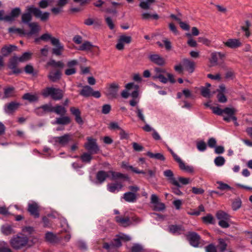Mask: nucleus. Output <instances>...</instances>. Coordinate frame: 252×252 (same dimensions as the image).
<instances>
[{
    "label": "nucleus",
    "mask_w": 252,
    "mask_h": 252,
    "mask_svg": "<svg viewBox=\"0 0 252 252\" xmlns=\"http://www.w3.org/2000/svg\"><path fill=\"white\" fill-rule=\"evenodd\" d=\"M139 86L134 83H129L126 85V89L124 90L121 95L124 98H127L129 95L132 98L137 97L139 95Z\"/></svg>",
    "instance_id": "nucleus-1"
},
{
    "label": "nucleus",
    "mask_w": 252,
    "mask_h": 252,
    "mask_svg": "<svg viewBox=\"0 0 252 252\" xmlns=\"http://www.w3.org/2000/svg\"><path fill=\"white\" fill-rule=\"evenodd\" d=\"M42 94L45 97L51 96L54 100H60L63 97V92L60 89L48 87L42 91Z\"/></svg>",
    "instance_id": "nucleus-2"
},
{
    "label": "nucleus",
    "mask_w": 252,
    "mask_h": 252,
    "mask_svg": "<svg viewBox=\"0 0 252 252\" xmlns=\"http://www.w3.org/2000/svg\"><path fill=\"white\" fill-rule=\"evenodd\" d=\"M72 139V136L69 134H66L60 137H54L51 139L50 142L57 146L63 147Z\"/></svg>",
    "instance_id": "nucleus-3"
},
{
    "label": "nucleus",
    "mask_w": 252,
    "mask_h": 252,
    "mask_svg": "<svg viewBox=\"0 0 252 252\" xmlns=\"http://www.w3.org/2000/svg\"><path fill=\"white\" fill-rule=\"evenodd\" d=\"M27 10L32 12L34 16L40 19L41 21L45 22L48 20L50 14L49 12H42L39 9L34 7L33 6H27L26 8Z\"/></svg>",
    "instance_id": "nucleus-4"
},
{
    "label": "nucleus",
    "mask_w": 252,
    "mask_h": 252,
    "mask_svg": "<svg viewBox=\"0 0 252 252\" xmlns=\"http://www.w3.org/2000/svg\"><path fill=\"white\" fill-rule=\"evenodd\" d=\"M28 242V238L21 235L13 237L10 241L11 246L15 249H19L25 246Z\"/></svg>",
    "instance_id": "nucleus-5"
},
{
    "label": "nucleus",
    "mask_w": 252,
    "mask_h": 252,
    "mask_svg": "<svg viewBox=\"0 0 252 252\" xmlns=\"http://www.w3.org/2000/svg\"><path fill=\"white\" fill-rule=\"evenodd\" d=\"M120 86L117 83H113L109 85L106 93L109 98H116L118 95Z\"/></svg>",
    "instance_id": "nucleus-6"
},
{
    "label": "nucleus",
    "mask_w": 252,
    "mask_h": 252,
    "mask_svg": "<svg viewBox=\"0 0 252 252\" xmlns=\"http://www.w3.org/2000/svg\"><path fill=\"white\" fill-rule=\"evenodd\" d=\"M131 41V37L130 36L126 35H122L120 36L118 40L117 44L116 45V48L118 50H122L124 48L125 44H129Z\"/></svg>",
    "instance_id": "nucleus-7"
},
{
    "label": "nucleus",
    "mask_w": 252,
    "mask_h": 252,
    "mask_svg": "<svg viewBox=\"0 0 252 252\" xmlns=\"http://www.w3.org/2000/svg\"><path fill=\"white\" fill-rule=\"evenodd\" d=\"M51 43L53 45L56 46V47L52 50L53 53L57 56L61 55L64 48L63 46L60 42L59 40L57 38H52Z\"/></svg>",
    "instance_id": "nucleus-8"
},
{
    "label": "nucleus",
    "mask_w": 252,
    "mask_h": 252,
    "mask_svg": "<svg viewBox=\"0 0 252 252\" xmlns=\"http://www.w3.org/2000/svg\"><path fill=\"white\" fill-rule=\"evenodd\" d=\"M85 147L91 154H96L99 151L95 140L94 139L89 138L87 143L85 144Z\"/></svg>",
    "instance_id": "nucleus-9"
},
{
    "label": "nucleus",
    "mask_w": 252,
    "mask_h": 252,
    "mask_svg": "<svg viewBox=\"0 0 252 252\" xmlns=\"http://www.w3.org/2000/svg\"><path fill=\"white\" fill-rule=\"evenodd\" d=\"M164 176L167 178V180L172 185L177 187H181V186L179 182L174 178V174L171 170H166L163 171Z\"/></svg>",
    "instance_id": "nucleus-10"
},
{
    "label": "nucleus",
    "mask_w": 252,
    "mask_h": 252,
    "mask_svg": "<svg viewBox=\"0 0 252 252\" xmlns=\"http://www.w3.org/2000/svg\"><path fill=\"white\" fill-rule=\"evenodd\" d=\"M155 71L156 74L153 76L154 79H158L163 83L167 82V78L163 75V74L166 73L165 70L160 68H156Z\"/></svg>",
    "instance_id": "nucleus-11"
},
{
    "label": "nucleus",
    "mask_w": 252,
    "mask_h": 252,
    "mask_svg": "<svg viewBox=\"0 0 252 252\" xmlns=\"http://www.w3.org/2000/svg\"><path fill=\"white\" fill-rule=\"evenodd\" d=\"M187 237L191 245L194 247L198 246L200 238L196 233L193 232H189Z\"/></svg>",
    "instance_id": "nucleus-12"
},
{
    "label": "nucleus",
    "mask_w": 252,
    "mask_h": 252,
    "mask_svg": "<svg viewBox=\"0 0 252 252\" xmlns=\"http://www.w3.org/2000/svg\"><path fill=\"white\" fill-rule=\"evenodd\" d=\"M217 91L218 92L217 98L219 101L221 103H224L226 102L227 98L224 94V93L227 92L225 86L223 84L220 85L219 89L217 90Z\"/></svg>",
    "instance_id": "nucleus-13"
},
{
    "label": "nucleus",
    "mask_w": 252,
    "mask_h": 252,
    "mask_svg": "<svg viewBox=\"0 0 252 252\" xmlns=\"http://www.w3.org/2000/svg\"><path fill=\"white\" fill-rule=\"evenodd\" d=\"M149 58L151 62L158 65H163L165 63V60L159 54H151L149 56Z\"/></svg>",
    "instance_id": "nucleus-14"
},
{
    "label": "nucleus",
    "mask_w": 252,
    "mask_h": 252,
    "mask_svg": "<svg viewBox=\"0 0 252 252\" xmlns=\"http://www.w3.org/2000/svg\"><path fill=\"white\" fill-rule=\"evenodd\" d=\"M38 205L35 202H30L28 203V211L31 215L33 216L35 218L39 217L38 213Z\"/></svg>",
    "instance_id": "nucleus-15"
},
{
    "label": "nucleus",
    "mask_w": 252,
    "mask_h": 252,
    "mask_svg": "<svg viewBox=\"0 0 252 252\" xmlns=\"http://www.w3.org/2000/svg\"><path fill=\"white\" fill-rule=\"evenodd\" d=\"M28 25L31 31L29 32H25V35L28 37L37 33L40 31V28L39 25L35 22L30 23Z\"/></svg>",
    "instance_id": "nucleus-16"
},
{
    "label": "nucleus",
    "mask_w": 252,
    "mask_h": 252,
    "mask_svg": "<svg viewBox=\"0 0 252 252\" xmlns=\"http://www.w3.org/2000/svg\"><path fill=\"white\" fill-rule=\"evenodd\" d=\"M123 185L121 182L111 183L107 185V189L111 192H118L122 189Z\"/></svg>",
    "instance_id": "nucleus-17"
},
{
    "label": "nucleus",
    "mask_w": 252,
    "mask_h": 252,
    "mask_svg": "<svg viewBox=\"0 0 252 252\" xmlns=\"http://www.w3.org/2000/svg\"><path fill=\"white\" fill-rule=\"evenodd\" d=\"M18 62L19 61L18 57H14L9 62L8 67L12 70L13 73H19L21 72L20 69L16 67Z\"/></svg>",
    "instance_id": "nucleus-18"
},
{
    "label": "nucleus",
    "mask_w": 252,
    "mask_h": 252,
    "mask_svg": "<svg viewBox=\"0 0 252 252\" xmlns=\"http://www.w3.org/2000/svg\"><path fill=\"white\" fill-rule=\"evenodd\" d=\"M61 72L60 70H51L50 71L48 77L52 82H57L61 77Z\"/></svg>",
    "instance_id": "nucleus-19"
},
{
    "label": "nucleus",
    "mask_w": 252,
    "mask_h": 252,
    "mask_svg": "<svg viewBox=\"0 0 252 252\" xmlns=\"http://www.w3.org/2000/svg\"><path fill=\"white\" fill-rule=\"evenodd\" d=\"M183 66L189 73H192L194 71L195 64L194 62L187 59H184L182 61Z\"/></svg>",
    "instance_id": "nucleus-20"
},
{
    "label": "nucleus",
    "mask_w": 252,
    "mask_h": 252,
    "mask_svg": "<svg viewBox=\"0 0 252 252\" xmlns=\"http://www.w3.org/2000/svg\"><path fill=\"white\" fill-rule=\"evenodd\" d=\"M21 12V10L19 8L13 9L10 14L8 15H6V22H11L13 21L16 17H17Z\"/></svg>",
    "instance_id": "nucleus-21"
},
{
    "label": "nucleus",
    "mask_w": 252,
    "mask_h": 252,
    "mask_svg": "<svg viewBox=\"0 0 252 252\" xmlns=\"http://www.w3.org/2000/svg\"><path fill=\"white\" fill-rule=\"evenodd\" d=\"M236 112V109L233 108L226 107L223 109V113L227 115V116H223V120L226 122L230 121V117L234 115Z\"/></svg>",
    "instance_id": "nucleus-22"
},
{
    "label": "nucleus",
    "mask_w": 252,
    "mask_h": 252,
    "mask_svg": "<svg viewBox=\"0 0 252 252\" xmlns=\"http://www.w3.org/2000/svg\"><path fill=\"white\" fill-rule=\"evenodd\" d=\"M116 220L121 225L124 227H126L129 225L131 223L130 220L128 217L117 216L116 217Z\"/></svg>",
    "instance_id": "nucleus-23"
},
{
    "label": "nucleus",
    "mask_w": 252,
    "mask_h": 252,
    "mask_svg": "<svg viewBox=\"0 0 252 252\" xmlns=\"http://www.w3.org/2000/svg\"><path fill=\"white\" fill-rule=\"evenodd\" d=\"M224 44L225 46L229 48H235L239 47L241 44L238 39H229L227 41L224 42Z\"/></svg>",
    "instance_id": "nucleus-24"
},
{
    "label": "nucleus",
    "mask_w": 252,
    "mask_h": 252,
    "mask_svg": "<svg viewBox=\"0 0 252 252\" xmlns=\"http://www.w3.org/2000/svg\"><path fill=\"white\" fill-rule=\"evenodd\" d=\"M179 164L180 168L181 170H185L189 173H192L194 171V169L192 166L186 165L185 163L183 161L181 158L177 161Z\"/></svg>",
    "instance_id": "nucleus-25"
},
{
    "label": "nucleus",
    "mask_w": 252,
    "mask_h": 252,
    "mask_svg": "<svg viewBox=\"0 0 252 252\" xmlns=\"http://www.w3.org/2000/svg\"><path fill=\"white\" fill-rule=\"evenodd\" d=\"M71 122L70 118L68 116H63L60 118H57L54 122H53V124H59V125H67L69 124Z\"/></svg>",
    "instance_id": "nucleus-26"
},
{
    "label": "nucleus",
    "mask_w": 252,
    "mask_h": 252,
    "mask_svg": "<svg viewBox=\"0 0 252 252\" xmlns=\"http://www.w3.org/2000/svg\"><path fill=\"white\" fill-rule=\"evenodd\" d=\"M17 47L15 45H9L5 46L1 49V53L4 56H7L9 53L15 50Z\"/></svg>",
    "instance_id": "nucleus-27"
},
{
    "label": "nucleus",
    "mask_w": 252,
    "mask_h": 252,
    "mask_svg": "<svg viewBox=\"0 0 252 252\" xmlns=\"http://www.w3.org/2000/svg\"><path fill=\"white\" fill-rule=\"evenodd\" d=\"M122 167L125 168L127 170H131L133 172L138 174H145V172L143 170H139L136 168L133 167L132 166L129 165L128 163L126 162H123L122 163Z\"/></svg>",
    "instance_id": "nucleus-28"
},
{
    "label": "nucleus",
    "mask_w": 252,
    "mask_h": 252,
    "mask_svg": "<svg viewBox=\"0 0 252 252\" xmlns=\"http://www.w3.org/2000/svg\"><path fill=\"white\" fill-rule=\"evenodd\" d=\"M19 105L18 103L15 102L10 103L5 107V111L6 113L11 114L18 108Z\"/></svg>",
    "instance_id": "nucleus-29"
},
{
    "label": "nucleus",
    "mask_w": 252,
    "mask_h": 252,
    "mask_svg": "<svg viewBox=\"0 0 252 252\" xmlns=\"http://www.w3.org/2000/svg\"><path fill=\"white\" fill-rule=\"evenodd\" d=\"M124 199L129 202H133L136 199V194L132 192H127L124 194Z\"/></svg>",
    "instance_id": "nucleus-30"
},
{
    "label": "nucleus",
    "mask_w": 252,
    "mask_h": 252,
    "mask_svg": "<svg viewBox=\"0 0 252 252\" xmlns=\"http://www.w3.org/2000/svg\"><path fill=\"white\" fill-rule=\"evenodd\" d=\"M169 231L173 234H179L184 232L183 227L180 225H172L169 227Z\"/></svg>",
    "instance_id": "nucleus-31"
},
{
    "label": "nucleus",
    "mask_w": 252,
    "mask_h": 252,
    "mask_svg": "<svg viewBox=\"0 0 252 252\" xmlns=\"http://www.w3.org/2000/svg\"><path fill=\"white\" fill-rule=\"evenodd\" d=\"M109 174L108 172L100 171L96 174V179L100 183H102L108 177Z\"/></svg>",
    "instance_id": "nucleus-32"
},
{
    "label": "nucleus",
    "mask_w": 252,
    "mask_h": 252,
    "mask_svg": "<svg viewBox=\"0 0 252 252\" xmlns=\"http://www.w3.org/2000/svg\"><path fill=\"white\" fill-rule=\"evenodd\" d=\"M155 0H144L140 2L139 6L144 9H148L150 5L155 2Z\"/></svg>",
    "instance_id": "nucleus-33"
},
{
    "label": "nucleus",
    "mask_w": 252,
    "mask_h": 252,
    "mask_svg": "<svg viewBox=\"0 0 252 252\" xmlns=\"http://www.w3.org/2000/svg\"><path fill=\"white\" fill-rule=\"evenodd\" d=\"M221 54L220 53L215 52L211 54L210 63L212 65H215L217 64L218 59L221 57Z\"/></svg>",
    "instance_id": "nucleus-34"
},
{
    "label": "nucleus",
    "mask_w": 252,
    "mask_h": 252,
    "mask_svg": "<svg viewBox=\"0 0 252 252\" xmlns=\"http://www.w3.org/2000/svg\"><path fill=\"white\" fill-rule=\"evenodd\" d=\"M93 89L88 86H84L80 92V94L84 96H89L91 95Z\"/></svg>",
    "instance_id": "nucleus-35"
},
{
    "label": "nucleus",
    "mask_w": 252,
    "mask_h": 252,
    "mask_svg": "<svg viewBox=\"0 0 252 252\" xmlns=\"http://www.w3.org/2000/svg\"><path fill=\"white\" fill-rule=\"evenodd\" d=\"M216 217L219 220H229L230 216L222 211H219L216 213Z\"/></svg>",
    "instance_id": "nucleus-36"
},
{
    "label": "nucleus",
    "mask_w": 252,
    "mask_h": 252,
    "mask_svg": "<svg viewBox=\"0 0 252 252\" xmlns=\"http://www.w3.org/2000/svg\"><path fill=\"white\" fill-rule=\"evenodd\" d=\"M27 12L24 13L22 15V21L24 23H30L29 22L32 20V12H30L29 10H27Z\"/></svg>",
    "instance_id": "nucleus-37"
},
{
    "label": "nucleus",
    "mask_w": 252,
    "mask_h": 252,
    "mask_svg": "<svg viewBox=\"0 0 252 252\" xmlns=\"http://www.w3.org/2000/svg\"><path fill=\"white\" fill-rule=\"evenodd\" d=\"M147 155L151 158L159 159L162 161H164L165 160V158L164 156L160 153L154 154L151 153V152H148L147 153Z\"/></svg>",
    "instance_id": "nucleus-38"
},
{
    "label": "nucleus",
    "mask_w": 252,
    "mask_h": 252,
    "mask_svg": "<svg viewBox=\"0 0 252 252\" xmlns=\"http://www.w3.org/2000/svg\"><path fill=\"white\" fill-rule=\"evenodd\" d=\"M135 113L137 114V117L142 121L143 123H146L145 117L143 113V109L139 108V106H137L136 108Z\"/></svg>",
    "instance_id": "nucleus-39"
},
{
    "label": "nucleus",
    "mask_w": 252,
    "mask_h": 252,
    "mask_svg": "<svg viewBox=\"0 0 252 252\" xmlns=\"http://www.w3.org/2000/svg\"><path fill=\"white\" fill-rule=\"evenodd\" d=\"M54 112L58 115H64L66 112V110L62 106L57 105L54 107Z\"/></svg>",
    "instance_id": "nucleus-40"
},
{
    "label": "nucleus",
    "mask_w": 252,
    "mask_h": 252,
    "mask_svg": "<svg viewBox=\"0 0 252 252\" xmlns=\"http://www.w3.org/2000/svg\"><path fill=\"white\" fill-rule=\"evenodd\" d=\"M94 46L90 42L85 41L79 47V49L82 51H90Z\"/></svg>",
    "instance_id": "nucleus-41"
},
{
    "label": "nucleus",
    "mask_w": 252,
    "mask_h": 252,
    "mask_svg": "<svg viewBox=\"0 0 252 252\" xmlns=\"http://www.w3.org/2000/svg\"><path fill=\"white\" fill-rule=\"evenodd\" d=\"M108 173L111 175V179L112 180H117L119 178H123L126 177L125 175L120 173V172H116L113 171H109Z\"/></svg>",
    "instance_id": "nucleus-42"
},
{
    "label": "nucleus",
    "mask_w": 252,
    "mask_h": 252,
    "mask_svg": "<svg viewBox=\"0 0 252 252\" xmlns=\"http://www.w3.org/2000/svg\"><path fill=\"white\" fill-rule=\"evenodd\" d=\"M23 98L24 99L28 100L29 101L32 102L37 100L38 96L36 94L27 93L23 95Z\"/></svg>",
    "instance_id": "nucleus-43"
},
{
    "label": "nucleus",
    "mask_w": 252,
    "mask_h": 252,
    "mask_svg": "<svg viewBox=\"0 0 252 252\" xmlns=\"http://www.w3.org/2000/svg\"><path fill=\"white\" fill-rule=\"evenodd\" d=\"M32 53L31 52H25L21 57L18 58V61L20 62H24L27 61L31 59Z\"/></svg>",
    "instance_id": "nucleus-44"
},
{
    "label": "nucleus",
    "mask_w": 252,
    "mask_h": 252,
    "mask_svg": "<svg viewBox=\"0 0 252 252\" xmlns=\"http://www.w3.org/2000/svg\"><path fill=\"white\" fill-rule=\"evenodd\" d=\"M242 205V201L239 198H237L235 199L232 203V209L234 211H236L239 209Z\"/></svg>",
    "instance_id": "nucleus-45"
},
{
    "label": "nucleus",
    "mask_w": 252,
    "mask_h": 252,
    "mask_svg": "<svg viewBox=\"0 0 252 252\" xmlns=\"http://www.w3.org/2000/svg\"><path fill=\"white\" fill-rule=\"evenodd\" d=\"M46 239L51 243L56 242L58 240L56 235L51 232H48L46 234Z\"/></svg>",
    "instance_id": "nucleus-46"
},
{
    "label": "nucleus",
    "mask_w": 252,
    "mask_h": 252,
    "mask_svg": "<svg viewBox=\"0 0 252 252\" xmlns=\"http://www.w3.org/2000/svg\"><path fill=\"white\" fill-rule=\"evenodd\" d=\"M196 147L198 151L203 152L206 150L207 145L204 141L201 140L197 142Z\"/></svg>",
    "instance_id": "nucleus-47"
},
{
    "label": "nucleus",
    "mask_w": 252,
    "mask_h": 252,
    "mask_svg": "<svg viewBox=\"0 0 252 252\" xmlns=\"http://www.w3.org/2000/svg\"><path fill=\"white\" fill-rule=\"evenodd\" d=\"M78 62L76 60L69 61L66 63V68L76 69V66L78 65Z\"/></svg>",
    "instance_id": "nucleus-48"
},
{
    "label": "nucleus",
    "mask_w": 252,
    "mask_h": 252,
    "mask_svg": "<svg viewBox=\"0 0 252 252\" xmlns=\"http://www.w3.org/2000/svg\"><path fill=\"white\" fill-rule=\"evenodd\" d=\"M48 65L53 66L54 67H58L63 68L64 67V63L61 61L56 62L55 60H51L48 63Z\"/></svg>",
    "instance_id": "nucleus-49"
},
{
    "label": "nucleus",
    "mask_w": 252,
    "mask_h": 252,
    "mask_svg": "<svg viewBox=\"0 0 252 252\" xmlns=\"http://www.w3.org/2000/svg\"><path fill=\"white\" fill-rule=\"evenodd\" d=\"M225 162V160L223 157L219 156L215 158L214 160L215 164L217 166H222Z\"/></svg>",
    "instance_id": "nucleus-50"
},
{
    "label": "nucleus",
    "mask_w": 252,
    "mask_h": 252,
    "mask_svg": "<svg viewBox=\"0 0 252 252\" xmlns=\"http://www.w3.org/2000/svg\"><path fill=\"white\" fill-rule=\"evenodd\" d=\"M217 183L219 185L218 189L222 190H230L231 188L227 184L222 183L220 181H218Z\"/></svg>",
    "instance_id": "nucleus-51"
},
{
    "label": "nucleus",
    "mask_w": 252,
    "mask_h": 252,
    "mask_svg": "<svg viewBox=\"0 0 252 252\" xmlns=\"http://www.w3.org/2000/svg\"><path fill=\"white\" fill-rule=\"evenodd\" d=\"M201 94L204 97L209 98L213 95V94L215 92H213V94H212L210 93V91L208 88L205 87H202L201 89Z\"/></svg>",
    "instance_id": "nucleus-52"
},
{
    "label": "nucleus",
    "mask_w": 252,
    "mask_h": 252,
    "mask_svg": "<svg viewBox=\"0 0 252 252\" xmlns=\"http://www.w3.org/2000/svg\"><path fill=\"white\" fill-rule=\"evenodd\" d=\"M14 94V89L13 87H8L4 89V97H9Z\"/></svg>",
    "instance_id": "nucleus-53"
},
{
    "label": "nucleus",
    "mask_w": 252,
    "mask_h": 252,
    "mask_svg": "<svg viewBox=\"0 0 252 252\" xmlns=\"http://www.w3.org/2000/svg\"><path fill=\"white\" fill-rule=\"evenodd\" d=\"M203 221L207 223L213 224L214 223V219L212 215L208 214L207 216L202 218Z\"/></svg>",
    "instance_id": "nucleus-54"
},
{
    "label": "nucleus",
    "mask_w": 252,
    "mask_h": 252,
    "mask_svg": "<svg viewBox=\"0 0 252 252\" xmlns=\"http://www.w3.org/2000/svg\"><path fill=\"white\" fill-rule=\"evenodd\" d=\"M1 231L4 234L7 235L12 232V229L10 226L5 225L2 226Z\"/></svg>",
    "instance_id": "nucleus-55"
},
{
    "label": "nucleus",
    "mask_w": 252,
    "mask_h": 252,
    "mask_svg": "<svg viewBox=\"0 0 252 252\" xmlns=\"http://www.w3.org/2000/svg\"><path fill=\"white\" fill-rule=\"evenodd\" d=\"M153 205L154 210L156 211H162L164 210L165 208L164 204L159 201L155 203Z\"/></svg>",
    "instance_id": "nucleus-56"
},
{
    "label": "nucleus",
    "mask_w": 252,
    "mask_h": 252,
    "mask_svg": "<svg viewBox=\"0 0 252 252\" xmlns=\"http://www.w3.org/2000/svg\"><path fill=\"white\" fill-rule=\"evenodd\" d=\"M251 26V23L248 21H246L245 22V26H244L242 27V30L245 32V35L248 37L250 33L249 31V28Z\"/></svg>",
    "instance_id": "nucleus-57"
},
{
    "label": "nucleus",
    "mask_w": 252,
    "mask_h": 252,
    "mask_svg": "<svg viewBox=\"0 0 252 252\" xmlns=\"http://www.w3.org/2000/svg\"><path fill=\"white\" fill-rule=\"evenodd\" d=\"M39 109H42L46 112H54V107H53L51 104H48L42 106Z\"/></svg>",
    "instance_id": "nucleus-58"
},
{
    "label": "nucleus",
    "mask_w": 252,
    "mask_h": 252,
    "mask_svg": "<svg viewBox=\"0 0 252 252\" xmlns=\"http://www.w3.org/2000/svg\"><path fill=\"white\" fill-rule=\"evenodd\" d=\"M92 158L91 154L84 153L81 156V159L83 162H89Z\"/></svg>",
    "instance_id": "nucleus-59"
},
{
    "label": "nucleus",
    "mask_w": 252,
    "mask_h": 252,
    "mask_svg": "<svg viewBox=\"0 0 252 252\" xmlns=\"http://www.w3.org/2000/svg\"><path fill=\"white\" fill-rule=\"evenodd\" d=\"M210 108L212 110L213 113L218 115H222L223 112V109H221L218 107L212 106Z\"/></svg>",
    "instance_id": "nucleus-60"
},
{
    "label": "nucleus",
    "mask_w": 252,
    "mask_h": 252,
    "mask_svg": "<svg viewBox=\"0 0 252 252\" xmlns=\"http://www.w3.org/2000/svg\"><path fill=\"white\" fill-rule=\"evenodd\" d=\"M207 144L209 147L211 148H215L217 144V140L215 138L211 137L208 139Z\"/></svg>",
    "instance_id": "nucleus-61"
},
{
    "label": "nucleus",
    "mask_w": 252,
    "mask_h": 252,
    "mask_svg": "<svg viewBox=\"0 0 252 252\" xmlns=\"http://www.w3.org/2000/svg\"><path fill=\"white\" fill-rule=\"evenodd\" d=\"M219 247L220 248V250L222 252L225 250L227 245L225 241L222 239H219Z\"/></svg>",
    "instance_id": "nucleus-62"
},
{
    "label": "nucleus",
    "mask_w": 252,
    "mask_h": 252,
    "mask_svg": "<svg viewBox=\"0 0 252 252\" xmlns=\"http://www.w3.org/2000/svg\"><path fill=\"white\" fill-rule=\"evenodd\" d=\"M178 180L183 185H187L191 182V180L189 178H184L182 177H179L178 178Z\"/></svg>",
    "instance_id": "nucleus-63"
},
{
    "label": "nucleus",
    "mask_w": 252,
    "mask_h": 252,
    "mask_svg": "<svg viewBox=\"0 0 252 252\" xmlns=\"http://www.w3.org/2000/svg\"><path fill=\"white\" fill-rule=\"evenodd\" d=\"M132 252H142L143 248L139 244H134L131 248Z\"/></svg>",
    "instance_id": "nucleus-64"
}]
</instances>
